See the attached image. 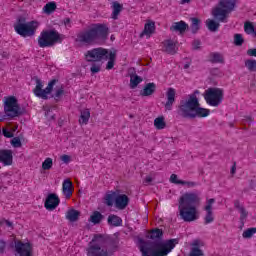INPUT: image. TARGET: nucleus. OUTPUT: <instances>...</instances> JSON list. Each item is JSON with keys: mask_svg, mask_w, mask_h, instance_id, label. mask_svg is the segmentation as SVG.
Returning a JSON list of instances; mask_svg holds the SVG:
<instances>
[{"mask_svg": "<svg viewBox=\"0 0 256 256\" xmlns=\"http://www.w3.org/2000/svg\"><path fill=\"white\" fill-rule=\"evenodd\" d=\"M201 203V197L197 192H185L178 200V211L180 218L186 223H191L199 219L197 205Z\"/></svg>", "mask_w": 256, "mask_h": 256, "instance_id": "obj_1", "label": "nucleus"}, {"mask_svg": "<svg viewBox=\"0 0 256 256\" xmlns=\"http://www.w3.org/2000/svg\"><path fill=\"white\" fill-rule=\"evenodd\" d=\"M109 37V28L103 24H96L77 35L76 41L81 45H101Z\"/></svg>", "mask_w": 256, "mask_h": 256, "instance_id": "obj_2", "label": "nucleus"}, {"mask_svg": "<svg viewBox=\"0 0 256 256\" xmlns=\"http://www.w3.org/2000/svg\"><path fill=\"white\" fill-rule=\"evenodd\" d=\"M177 240H168L166 242H153L149 247L140 249L143 256H167L170 251L175 249Z\"/></svg>", "mask_w": 256, "mask_h": 256, "instance_id": "obj_3", "label": "nucleus"}, {"mask_svg": "<svg viewBox=\"0 0 256 256\" xmlns=\"http://www.w3.org/2000/svg\"><path fill=\"white\" fill-rule=\"evenodd\" d=\"M87 256H111L115 250L107 247V240L101 235L95 236L86 249Z\"/></svg>", "mask_w": 256, "mask_h": 256, "instance_id": "obj_4", "label": "nucleus"}, {"mask_svg": "<svg viewBox=\"0 0 256 256\" xmlns=\"http://www.w3.org/2000/svg\"><path fill=\"white\" fill-rule=\"evenodd\" d=\"M237 0H219L218 5L212 9V17L220 23H227V17L235 11Z\"/></svg>", "mask_w": 256, "mask_h": 256, "instance_id": "obj_5", "label": "nucleus"}, {"mask_svg": "<svg viewBox=\"0 0 256 256\" xmlns=\"http://www.w3.org/2000/svg\"><path fill=\"white\" fill-rule=\"evenodd\" d=\"M199 95L198 90H195L194 93L188 95L187 99H182L180 101V105L178 107V113L181 117H193V113L195 112V108L199 105Z\"/></svg>", "mask_w": 256, "mask_h": 256, "instance_id": "obj_6", "label": "nucleus"}, {"mask_svg": "<svg viewBox=\"0 0 256 256\" xmlns=\"http://www.w3.org/2000/svg\"><path fill=\"white\" fill-rule=\"evenodd\" d=\"M38 27L39 22H25V19H18V22L14 25L16 33H18V35H20L21 37H33Z\"/></svg>", "mask_w": 256, "mask_h": 256, "instance_id": "obj_7", "label": "nucleus"}, {"mask_svg": "<svg viewBox=\"0 0 256 256\" xmlns=\"http://www.w3.org/2000/svg\"><path fill=\"white\" fill-rule=\"evenodd\" d=\"M59 39H61L59 32L55 30L43 31L38 37V45L42 48L53 47V45H55Z\"/></svg>", "mask_w": 256, "mask_h": 256, "instance_id": "obj_8", "label": "nucleus"}, {"mask_svg": "<svg viewBox=\"0 0 256 256\" xmlns=\"http://www.w3.org/2000/svg\"><path fill=\"white\" fill-rule=\"evenodd\" d=\"M204 99L211 107H219L223 103V90L220 88H209L205 91Z\"/></svg>", "mask_w": 256, "mask_h": 256, "instance_id": "obj_9", "label": "nucleus"}, {"mask_svg": "<svg viewBox=\"0 0 256 256\" xmlns=\"http://www.w3.org/2000/svg\"><path fill=\"white\" fill-rule=\"evenodd\" d=\"M56 84L57 80L54 79L48 83L45 89H43V81H41L40 79H36V86L33 89V93L39 99L47 100L49 99V95H51V92L53 91V88Z\"/></svg>", "mask_w": 256, "mask_h": 256, "instance_id": "obj_10", "label": "nucleus"}, {"mask_svg": "<svg viewBox=\"0 0 256 256\" xmlns=\"http://www.w3.org/2000/svg\"><path fill=\"white\" fill-rule=\"evenodd\" d=\"M4 113L6 117L11 118L19 117V115H21V108L19 107V103L17 102V98H15V96L5 98Z\"/></svg>", "mask_w": 256, "mask_h": 256, "instance_id": "obj_11", "label": "nucleus"}, {"mask_svg": "<svg viewBox=\"0 0 256 256\" xmlns=\"http://www.w3.org/2000/svg\"><path fill=\"white\" fill-rule=\"evenodd\" d=\"M109 57V51L103 48H94L92 50H88L85 53V59L89 63H98L99 61H107Z\"/></svg>", "mask_w": 256, "mask_h": 256, "instance_id": "obj_12", "label": "nucleus"}, {"mask_svg": "<svg viewBox=\"0 0 256 256\" xmlns=\"http://www.w3.org/2000/svg\"><path fill=\"white\" fill-rule=\"evenodd\" d=\"M213 205H215V199L210 198L206 201V205L204 206V225H209L213 223V221H215V214H213Z\"/></svg>", "mask_w": 256, "mask_h": 256, "instance_id": "obj_13", "label": "nucleus"}, {"mask_svg": "<svg viewBox=\"0 0 256 256\" xmlns=\"http://www.w3.org/2000/svg\"><path fill=\"white\" fill-rule=\"evenodd\" d=\"M16 256H33V247L29 242H15Z\"/></svg>", "mask_w": 256, "mask_h": 256, "instance_id": "obj_14", "label": "nucleus"}, {"mask_svg": "<svg viewBox=\"0 0 256 256\" xmlns=\"http://www.w3.org/2000/svg\"><path fill=\"white\" fill-rule=\"evenodd\" d=\"M0 163H2L4 167L13 165V151L0 150Z\"/></svg>", "mask_w": 256, "mask_h": 256, "instance_id": "obj_15", "label": "nucleus"}, {"mask_svg": "<svg viewBox=\"0 0 256 256\" xmlns=\"http://www.w3.org/2000/svg\"><path fill=\"white\" fill-rule=\"evenodd\" d=\"M59 202H60L59 196H57L56 194H50L46 198L44 207L48 211H53L54 209H57V207L59 206Z\"/></svg>", "mask_w": 256, "mask_h": 256, "instance_id": "obj_16", "label": "nucleus"}, {"mask_svg": "<svg viewBox=\"0 0 256 256\" xmlns=\"http://www.w3.org/2000/svg\"><path fill=\"white\" fill-rule=\"evenodd\" d=\"M175 95H177V92L175 91V88H169L166 92V103H165V109L166 111H171L173 109V104L175 103Z\"/></svg>", "mask_w": 256, "mask_h": 256, "instance_id": "obj_17", "label": "nucleus"}, {"mask_svg": "<svg viewBox=\"0 0 256 256\" xmlns=\"http://www.w3.org/2000/svg\"><path fill=\"white\" fill-rule=\"evenodd\" d=\"M163 51L169 55H175L177 53V41L171 39L165 40L163 42Z\"/></svg>", "mask_w": 256, "mask_h": 256, "instance_id": "obj_18", "label": "nucleus"}, {"mask_svg": "<svg viewBox=\"0 0 256 256\" xmlns=\"http://www.w3.org/2000/svg\"><path fill=\"white\" fill-rule=\"evenodd\" d=\"M129 205V197L125 194H120L115 198V207L121 211Z\"/></svg>", "mask_w": 256, "mask_h": 256, "instance_id": "obj_19", "label": "nucleus"}, {"mask_svg": "<svg viewBox=\"0 0 256 256\" xmlns=\"http://www.w3.org/2000/svg\"><path fill=\"white\" fill-rule=\"evenodd\" d=\"M62 193L66 199H71V195H73V182L71 180L66 179L63 181Z\"/></svg>", "mask_w": 256, "mask_h": 256, "instance_id": "obj_20", "label": "nucleus"}, {"mask_svg": "<svg viewBox=\"0 0 256 256\" xmlns=\"http://www.w3.org/2000/svg\"><path fill=\"white\" fill-rule=\"evenodd\" d=\"M210 113L211 111L209 109L202 108L201 104H198V106L194 109L191 119H195V117H209Z\"/></svg>", "mask_w": 256, "mask_h": 256, "instance_id": "obj_21", "label": "nucleus"}, {"mask_svg": "<svg viewBox=\"0 0 256 256\" xmlns=\"http://www.w3.org/2000/svg\"><path fill=\"white\" fill-rule=\"evenodd\" d=\"M199 247H203V242L199 241V240H195L192 243V248L190 251L189 256H203V250L199 249Z\"/></svg>", "mask_w": 256, "mask_h": 256, "instance_id": "obj_22", "label": "nucleus"}, {"mask_svg": "<svg viewBox=\"0 0 256 256\" xmlns=\"http://www.w3.org/2000/svg\"><path fill=\"white\" fill-rule=\"evenodd\" d=\"M153 33H155V22H148L144 26V30L141 34V37L146 35V37L149 38L151 37V35H153Z\"/></svg>", "mask_w": 256, "mask_h": 256, "instance_id": "obj_23", "label": "nucleus"}, {"mask_svg": "<svg viewBox=\"0 0 256 256\" xmlns=\"http://www.w3.org/2000/svg\"><path fill=\"white\" fill-rule=\"evenodd\" d=\"M156 87L155 83H148L140 92V95H142V97H149V95H153L155 93Z\"/></svg>", "mask_w": 256, "mask_h": 256, "instance_id": "obj_24", "label": "nucleus"}, {"mask_svg": "<svg viewBox=\"0 0 256 256\" xmlns=\"http://www.w3.org/2000/svg\"><path fill=\"white\" fill-rule=\"evenodd\" d=\"M79 215H81L80 211H77L75 209H69L66 212V219L70 221V223H75V221L79 220Z\"/></svg>", "mask_w": 256, "mask_h": 256, "instance_id": "obj_25", "label": "nucleus"}, {"mask_svg": "<svg viewBox=\"0 0 256 256\" xmlns=\"http://www.w3.org/2000/svg\"><path fill=\"white\" fill-rule=\"evenodd\" d=\"M89 119H91V112L89 109L81 110L80 112V118H79V124L80 125H87L89 123Z\"/></svg>", "mask_w": 256, "mask_h": 256, "instance_id": "obj_26", "label": "nucleus"}, {"mask_svg": "<svg viewBox=\"0 0 256 256\" xmlns=\"http://www.w3.org/2000/svg\"><path fill=\"white\" fill-rule=\"evenodd\" d=\"M187 30V23L184 21L174 22L170 27V31H178L179 33H185Z\"/></svg>", "mask_w": 256, "mask_h": 256, "instance_id": "obj_27", "label": "nucleus"}, {"mask_svg": "<svg viewBox=\"0 0 256 256\" xmlns=\"http://www.w3.org/2000/svg\"><path fill=\"white\" fill-rule=\"evenodd\" d=\"M108 224L112 225V227H121L123 219L115 214H111L108 216Z\"/></svg>", "mask_w": 256, "mask_h": 256, "instance_id": "obj_28", "label": "nucleus"}, {"mask_svg": "<svg viewBox=\"0 0 256 256\" xmlns=\"http://www.w3.org/2000/svg\"><path fill=\"white\" fill-rule=\"evenodd\" d=\"M103 221V214L99 211H94L89 218V222L93 223V225H99Z\"/></svg>", "mask_w": 256, "mask_h": 256, "instance_id": "obj_29", "label": "nucleus"}, {"mask_svg": "<svg viewBox=\"0 0 256 256\" xmlns=\"http://www.w3.org/2000/svg\"><path fill=\"white\" fill-rule=\"evenodd\" d=\"M112 9V19H117V17H119V13L123 11V5H121L119 2H113Z\"/></svg>", "mask_w": 256, "mask_h": 256, "instance_id": "obj_30", "label": "nucleus"}, {"mask_svg": "<svg viewBox=\"0 0 256 256\" xmlns=\"http://www.w3.org/2000/svg\"><path fill=\"white\" fill-rule=\"evenodd\" d=\"M245 67L248 71L252 73H256V60L255 59H247L245 60Z\"/></svg>", "mask_w": 256, "mask_h": 256, "instance_id": "obj_31", "label": "nucleus"}, {"mask_svg": "<svg viewBox=\"0 0 256 256\" xmlns=\"http://www.w3.org/2000/svg\"><path fill=\"white\" fill-rule=\"evenodd\" d=\"M206 25H207V28L209 29V31H212V32L217 31V29H219V27H220L219 22H217L215 20H211V19H208L206 21Z\"/></svg>", "mask_w": 256, "mask_h": 256, "instance_id": "obj_32", "label": "nucleus"}, {"mask_svg": "<svg viewBox=\"0 0 256 256\" xmlns=\"http://www.w3.org/2000/svg\"><path fill=\"white\" fill-rule=\"evenodd\" d=\"M115 52H108L107 59L109 60L106 66V69L111 70L115 66Z\"/></svg>", "mask_w": 256, "mask_h": 256, "instance_id": "obj_33", "label": "nucleus"}, {"mask_svg": "<svg viewBox=\"0 0 256 256\" xmlns=\"http://www.w3.org/2000/svg\"><path fill=\"white\" fill-rule=\"evenodd\" d=\"M141 81H143V79L137 75H131L130 76V87L131 89H135V87H137V85H139V83H141Z\"/></svg>", "mask_w": 256, "mask_h": 256, "instance_id": "obj_34", "label": "nucleus"}, {"mask_svg": "<svg viewBox=\"0 0 256 256\" xmlns=\"http://www.w3.org/2000/svg\"><path fill=\"white\" fill-rule=\"evenodd\" d=\"M63 93H65V88L63 87V85H58L55 87L52 97H54V99H59L60 97H62Z\"/></svg>", "mask_w": 256, "mask_h": 256, "instance_id": "obj_35", "label": "nucleus"}, {"mask_svg": "<svg viewBox=\"0 0 256 256\" xmlns=\"http://www.w3.org/2000/svg\"><path fill=\"white\" fill-rule=\"evenodd\" d=\"M105 205L108 207H113V202L115 201V192L106 194L104 197Z\"/></svg>", "mask_w": 256, "mask_h": 256, "instance_id": "obj_36", "label": "nucleus"}, {"mask_svg": "<svg viewBox=\"0 0 256 256\" xmlns=\"http://www.w3.org/2000/svg\"><path fill=\"white\" fill-rule=\"evenodd\" d=\"M56 9L57 4L55 2H49L44 6L43 11H45L49 15L53 13V11H55Z\"/></svg>", "mask_w": 256, "mask_h": 256, "instance_id": "obj_37", "label": "nucleus"}, {"mask_svg": "<svg viewBox=\"0 0 256 256\" xmlns=\"http://www.w3.org/2000/svg\"><path fill=\"white\" fill-rule=\"evenodd\" d=\"M244 31L247 35H255V26L251 22H246L244 24Z\"/></svg>", "mask_w": 256, "mask_h": 256, "instance_id": "obj_38", "label": "nucleus"}, {"mask_svg": "<svg viewBox=\"0 0 256 256\" xmlns=\"http://www.w3.org/2000/svg\"><path fill=\"white\" fill-rule=\"evenodd\" d=\"M211 63H223V55L220 53H211L210 54Z\"/></svg>", "mask_w": 256, "mask_h": 256, "instance_id": "obj_39", "label": "nucleus"}, {"mask_svg": "<svg viewBox=\"0 0 256 256\" xmlns=\"http://www.w3.org/2000/svg\"><path fill=\"white\" fill-rule=\"evenodd\" d=\"M165 118L164 117H158L154 120V127H156V129H165Z\"/></svg>", "mask_w": 256, "mask_h": 256, "instance_id": "obj_40", "label": "nucleus"}, {"mask_svg": "<svg viewBox=\"0 0 256 256\" xmlns=\"http://www.w3.org/2000/svg\"><path fill=\"white\" fill-rule=\"evenodd\" d=\"M163 237V231L161 229H154L150 232V239L155 241V239H161Z\"/></svg>", "mask_w": 256, "mask_h": 256, "instance_id": "obj_41", "label": "nucleus"}, {"mask_svg": "<svg viewBox=\"0 0 256 256\" xmlns=\"http://www.w3.org/2000/svg\"><path fill=\"white\" fill-rule=\"evenodd\" d=\"M52 167H53V159L46 158L42 163V169H44V171H49V169H51Z\"/></svg>", "mask_w": 256, "mask_h": 256, "instance_id": "obj_42", "label": "nucleus"}, {"mask_svg": "<svg viewBox=\"0 0 256 256\" xmlns=\"http://www.w3.org/2000/svg\"><path fill=\"white\" fill-rule=\"evenodd\" d=\"M255 233H256V228H248L243 232L242 237L244 239H251V237H253Z\"/></svg>", "mask_w": 256, "mask_h": 256, "instance_id": "obj_43", "label": "nucleus"}, {"mask_svg": "<svg viewBox=\"0 0 256 256\" xmlns=\"http://www.w3.org/2000/svg\"><path fill=\"white\" fill-rule=\"evenodd\" d=\"M192 25H191V29H192V33H197V31H199V24L201 23V21L197 18H192Z\"/></svg>", "mask_w": 256, "mask_h": 256, "instance_id": "obj_44", "label": "nucleus"}, {"mask_svg": "<svg viewBox=\"0 0 256 256\" xmlns=\"http://www.w3.org/2000/svg\"><path fill=\"white\" fill-rule=\"evenodd\" d=\"M180 185L187 187V189H193V187H197V182L182 180Z\"/></svg>", "mask_w": 256, "mask_h": 256, "instance_id": "obj_45", "label": "nucleus"}, {"mask_svg": "<svg viewBox=\"0 0 256 256\" xmlns=\"http://www.w3.org/2000/svg\"><path fill=\"white\" fill-rule=\"evenodd\" d=\"M91 73H99L101 71V63H93L90 68Z\"/></svg>", "mask_w": 256, "mask_h": 256, "instance_id": "obj_46", "label": "nucleus"}, {"mask_svg": "<svg viewBox=\"0 0 256 256\" xmlns=\"http://www.w3.org/2000/svg\"><path fill=\"white\" fill-rule=\"evenodd\" d=\"M234 43L235 45H238V46L243 45V36L241 34H235Z\"/></svg>", "mask_w": 256, "mask_h": 256, "instance_id": "obj_47", "label": "nucleus"}, {"mask_svg": "<svg viewBox=\"0 0 256 256\" xmlns=\"http://www.w3.org/2000/svg\"><path fill=\"white\" fill-rule=\"evenodd\" d=\"M183 180H180L178 177H177V174H172L170 176V183H174V185H181V182Z\"/></svg>", "mask_w": 256, "mask_h": 256, "instance_id": "obj_48", "label": "nucleus"}, {"mask_svg": "<svg viewBox=\"0 0 256 256\" xmlns=\"http://www.w3.org/2000/svg\"><path fill=\"white\" fill-rule=\"evenodd\" d=\"M240 213V221H245V219H247V216L249 215V213L247 212V210H245V208H240V210H238Z\"/></svg>", "mask_w": 256, "mask_h": 256, "instance_id": "obj_49", "label": "nucleus"}, {"mask_svg": "<svg viewBox=\"0 0 256 256\" xmlns=\"http://www.w3.org/2000/svg\"><path fill=\"white\" fill-rule=\"evenodd\" d=\"M11 145H13L15 148L21 147V139L19 137H15L11 141Z\"/></svg>", "mask_w": 256, "mask_h": 256, "instance_id": "obj_50", "label": "nucleus"}, {"mask_svg": "<svg viewBox=\"0 0 256 256\" xmlns=\"http://www.w3.org/2000/svg\"><path fill=\"white\" fill-rule=\"evenodd\" d=\"M61 161L68 165V163H71V156L64 154L60 157Z\"/></svg>", "mask_w": 256, "mask_h": 256, "instance_id": "obj_51", "label": "nucleus"}, {"mask_svg": "<svg viewBox=\"0 0 256 256\" xmlns=\"http://www.w3.org/2000/svg\"><path fill=\"white\" fill-rule=\"evenodd\" d=\"M247 55L249 57H256V48H251L247 50Z\"/></svg>", "mask_w": 256, "mask_h": 256, "instance_id": "obj_52", "label": "nucleus"}, {"mask_svg": "<svg viewBox=\"0 0 256 256\" xmlns=\"http://www.w3.org/2000/svg\"><path fill=\"white\" fill-rule=\"evenodd\" d=\"M2 131H3L4 137H7L8 139H11V137H13V132H10L5 128Z\"/></svg>", "mask_w": 256, "mask_h": 256, "instance_id": "obj_53", "label": "nucleus"}, {"mask_svg": "<svg viewBox=\"0 0 256 256\" xmlns=\"http://www.w3.org/2000/svg\"><path fill=\"white\" fill-rule=\"evenodd\" d=\"M193 49L197 50L199 49V47H201V41L199 40H194L193 44H192Z\"/></svg>", "mask_w": 256, "mask_h": 256, "instance_id": "obj_54", "label": "nucleus"}, {"mask_svg": "<svg viewBox=\"0 0 256 256\" xmlns=\"http://www.w3.org/2000/svg\"><path fill=\"white\" fill-rule=\"evenodd\" d=\"M5 251V241L0 240V254Z\"/></svg>", "mask_w": 256, "mask_h": 256, "instance_id": "obj_55", "label": "nucleus"}, {"mask_svg": "<svg viewBox=\"0 0 256 256\" xmlns=\"http://www.w3.org/2000/svg\"><path fill=\"white\" fill-rule=\"evenodd\" d=\"M234 207L238 209V211H241V209H244L243 206L239 203V201L234 202Z\"/></svg>", "mask_w": 256, "mask_h": 256, "instance_id": "obj_56", "label": "nucleus"}, {"mask_svg": "<svg viewBox=\"0 0 256 256\" xmlns=\"http://www.w3.org/2000/svg\"><path fill=\"white\" fill-rule=\"evenodd\" d=\"M153 181V178L151 176H147L144 180V185H149Z\"/></svg>", "mask_w": 256, "mask_h": 256, "instance_id": "obj_57", "label": "nucleus"}, {"mask_svg": "<svg viewBox=\"0 0 256 256\" xmlns=\"http://www.w3.org/2000/svg\"><path fill=\"white\" fill-rule=\"evenodd\" d=\"M237 171V166L234 164L231 168V174L235 175V172Z\"/></svg>", "mask_w": 256, "mask_h": 256, "instance_id": "obj_58", "label": "nucleus"}, {"mask_svg": "<svg viewBox=\"0 0 256 256\" xmlns=\"http://www.w3.org/2000/svg\"><path fill=\"white\" fill-rule=\"evenodd\" d=\"M4 223H6L7 227H13V223L9 220H4Z\"/></svg>", "mask_w": 256, "mask_h": 256, "instance_id": "obj_59", "label": "nucleus"}, {"mask_svg": "<svg viewBox=\"0 0 256 256\" xmlns=\"http://www.w3.org/2000/svg\"><path fill=\"white\" fill-rule=\"evenodd\" d=\"M185 3H191V0H181L182 5H185Z\"/></svg>", "mask_w": 256, "mask_h": 256, "instance_id": "obj_60", "label": "nucleus"}, {"mask_svg": "<svg viewBox=\"0 0 256 256\" xmlns=\"http://www.w3.org/2000/svg\"><path fill=\"white\" fill-rule=\"evenodd\" d=\"M3 57H9V54H7V52H4Z\"/></svg>", "mask_w": 256, "mask_h": 256, "instance_id": "obj_61", "label": "nucleus"}, {"mask_svg": "<svg viewBox=\"0 0 256 256\" xmlns=\"http://www.w3.org/2000/svg\"><path fill=\"white\" fill-rule=\"evenodd\" d=\"M184 69H189V64H186V65L184 66Z\"/></svg>", "mask_w": 256, "mask_h": 256, "instance_id": "obj_62", "label": "nucleus"}]
</instances>
